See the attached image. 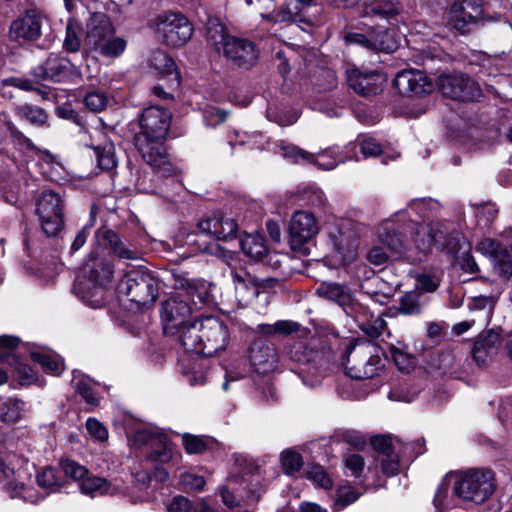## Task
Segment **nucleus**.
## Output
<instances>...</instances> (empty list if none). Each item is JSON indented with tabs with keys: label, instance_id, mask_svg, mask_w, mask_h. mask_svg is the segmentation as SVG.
<instances>
[{
	"label": "nucleus",
	"instance_id": "nucleus-10",
	"mask_svg": "<svg viewBox=\"0 0 512 512\" xmlns=\"http://www.w3.org/2000/svg\"><path fill=\"white\" fill-rule=\"evenodd\" d=\"M320 231L316 216L306 210L295 211L289 223V244L293 251L303 252Z\"/></svg>",
	"mask_w": 512,
	"mask_h": 512
},
{
	"label": "nucleus",
	"instance_id": "nucleus-31",
	"mask_svg": "<svg viewBox=\"0 0 512 512\" xmlns=\"http://www.w3.org/2000/svg\"><path fill=\"white\" fill-rule=\"evenodd\" d=\"M361 6L363 17H379L389 20L399 13L392 0H362Z\"/></svg>",
	"mask_w": 512,
	"mask_h": 512
},
{
	"label": "nucleus",
	"instance_id": "nucleus-8",
	"mask_svg": "<svg viewBox=\"0 0 512 512\" xmlns=\"http://www.w3.org/2000/svg\"><path fill=\"white\" fill-rule=\"evenodd\" d=\"M47 24L48 16L44 10L36 7L28 8L12 21L9 29L10 37L17 41H37L41 38Z\"/></svg>",
	"mask_w": 512,
	"mask_h": 512
},
{
	"label": "nucleus",
	"instance_id": "nucleus-2",
	"mask_svg": "<svg viewBox=\"0 0 512 512\" xmlns=\"http://www.w3.org/2000/svg\"><path fill=\"white\" fill-rule=\"evenodd\" d=\"M172 114L159 106L145 108L138 117V131L133 143L142 159L163 177L172 176L174 166L168 160L165 141L171 125Z\"/></svg>",
	"mask_w": 512,
	"mask_h": 512
},
{
	"label": "nucleus",
	"instance_id": "nucleus-32",
	"mask_svg": "<svg viewBox=\"0 0 512 512\" xmlns=\"http://www.w3.org/2000/svg\"><path fill=\"white\" fill-rule=\"evenodd\" d=\"M239 245L245 255L255 260L262 259L267 252L264 238L259 234H245L240 237Z\"/></svg>",
	"mask_w": 512,
	"mask_h": 512
},
{
	"label": "nucleus",
	"instance_id": "nucleus-27",
	"mask_svg": "<svg viewBox=\"0 0 512 512\" xmlns=\"http://www.w3.org/2000/svg\"><path fill=\"white\" fill-rule=\"evenodd\" d=\"M249 359L254 368L262 374L272 371L278 361L272 344L255 342L250 348Z\"/></svg>",
	"mask_w": 512,
	"mask_h": 512
},
{
	"label": "nucleus",
	"instance_id": "nucleus-59",
	"mask_svg": "<svg viewBox=\"0 0 512 512\" xmlns=\"http://www.w3.org/2000/svg\"><path fill=\"white\" fill-rule=\"evenodd\" d=\"M460 360L461 357H458L453 350H443L439 352L437 356L438 369L444 373L453 372L458 366L457 362Z\"/></svg>",
	"mask_w": 512,
	"mask_h": 512
},
{
	"label": "nucleus",
	"instance_id": "nucleus-12",
	"mask_svg": "<svg viewBox=\"0 0 512 512\" xmlns=\"http://www.w3.org/2000/svg\"><path fill=\"white\" fill-rule=\"evenodd\" d=\"M346 44H356L371 51L392 53L398 47V41L392 31L380 27L370 29L366 34L350 32L344 36Z\"/></svg>",
	"mask_w": 512,
	"mask_h": 512
},
{
	"label": "nucleus",
	"instance_id": "nucleus-20",
	"mask_svg": "<svg viewBox=\"0 0 512 512\" xmlns=\"http://www.w3.org/2000/svg\"><path fill=\"white\" fill-rule=\"evenodd\" d=\"M348 86L362 96L376 95L382 90L383 76L375 71L362 72L357 68L346 70Z\"/></svg>",
	"mask_w": 512,
	"mask_h": 512
},
{
	"label": "nucleus",
	"instance_id": "nucleus-19",
	"mask_svg": "<svg viewBox=\"0 0 512 512\" xmlns=\"http://www.w3.org/2000/svg\"><path fill=\"white\" fill-rule=\"evenodd\" d=\"M224 55L235 66L250 69L258 61L259 50L252 41L234 37L226 44Z\"/></svg>",
	"mask_w": 512,
	"mask_h": 512
},
{
	"label": "nucleus",
	"instance_id": "nucleus-33",
	"mask_svg": "<svg viewBox=\"0 0 512 512\" xmlns=\"http://www.w3.org/2000/svg\"><path fill=\"white\" fill-rule=\"evenodd\" d=\"M14 113L19 119L26 120L34 126H45L48 122L47 112L39 106L27 103L17 105L14 108Z\"/></svg>",
	"mask_w": 512,
	"mask_h": 512
},
{
	"label": "nucleus",
	"instance_id": "nucleus-1",
	"mask_svg": "<svg viewBox=\"0 0 512 512\" xmlns=\"http://www.w3.org/2000/svg\"><path fill=\"white\" fill-rule=\"evenodd\" d=\"M191 307L177 297H170L162 303L161 319L166 334L180 332V342L186 352L211 357L223 351L229 341L227 326L215 317H204L187 323Z\"/></svg>",
	"mask_w": 512,
	"mask_h": 512
},
{
	"label": "nucleus",
	"instance_id": "nucleus-36",
	"mask_svg": "<svg viewBox=\"0 0 512 512\" xmlns=\"http://www.w3.org/2000/svg\"><path fill=\"white\" fill-rule=\"evenodd\" d=\"M71 383L75 392L79 394L87 404L91 406H96L98 404L99 399L96 396L93 384L88 377L74 372Z\"/></svg>",
	"mask_w": 512,
	"mask_h": 512
},
{
	"label": "nucleus",
	"instance_id": "nucleus-46",
	"mask_svg": "<svg viewBox=\"0 0 512 512\" xmlns=\"http://www.w3.org/2000/svg\"><path fill=\"white\" fill-rule=\"evenodd\" d=\"M280 460L284 473L289 476L299 472L303 466L301 454L291 449L284 450Z\"/></svg>",
	"mask_w": 512,
	"mask_h": 512
},
{
	"label": "nucleus",
	"instance_id": "nucleus-63",
	"mask_svg": "<svg viewBox=\"0 0 512 512\" xmlns=\"http://www.w3.org/2000/svg\"><path fill=\"white\" fill-rule=\"evenodd\" d=\"M88 433L97 441L104 442L108 439L107 428L95 418H88L85 423Z\"/></svg>",
	"mask_w": 512,
	"mask_h": 512
},
{
	"label": "nucleus",
	"instance_id": "nucleus-42",
	"mask_svg": "<svg viewBox=\"0 0 512 512\" xmlns=\"http://www.w3.org/2000/svg\"><path fill=\"white\" fill-rule=\"evenodd\" d=\"M36 480L38 485L49 493L57 491L63 484L61 475L52 467H46L39 472Z\"/></svg>",
	"mask_w": 512,
	"mask_h": 512
},
{
	"label": "nucleus",
	"instance_id": "nucleus-41",
	"mask_svg": "<svg viewBox=\"0 0 512 512\" xmlns=\"http://www.w3.org/2000/svg\"><path fill=\"white\" fill-rule=\"evenodd\" d=\"M151 452L147 455V459L156 464H166L173 459L172 443L166 436L161 437L155 445H152Z\"/></svg>",
	"mask_w": 512,
	"mask_h": 512
},
{
	"label": "nucleus",
	"instance_id": "nucleus-39",
	"mask_svg": "<svg viewBox=\"0 0 512 512\" xmlns=\"http://www.w3.org/2000/svg\"><path fill=\"white\" fill-rule=\"evenodd\" d=\"M234 37L226 33L225 27L218 22H209L207 28V41L217 52L225 53L226 44Z\"/></svg>",
	"mask_w": 512,
	"mask_h": 512
},
{
	"label": "nucleus",
	"instance_id": "nucleus-17",
	"mask_svg": "<svg viewBox=\"0 0 512 512\" xmlns=\"http://www.w3.org/2000/svg\"><path fill=\"white\" fill-rule=\"evenodd\" d=\"M394 86L398 92L406 96H421L433 91V83L420 70H402L394 79Z\"/></svg>",
	"mask_w": 512,
	"mask_h": 512
},
{
	"label": "nucleus",
	"instance_id": "nucleus-35",
	"mask_svg": "<svg viewBox=\"0 0 512 512\" xmlns=\"http://www.w3.org/2000/svg\"><path fill=\"white\" fill-rule=\"evenodd\" d=\"M378 241L391 255H401L406 249L403 236L394 230L383 228L379 231Z\"/></svg>",
	"mask_w": 512,
	"mask_h": 512
},
{
	"label": "nucleus",
	"instance_id": "nucleus-40",
	"mask_svg": "<svg viewBox=\"0 0 512 512\" xmlns=\"http://www.w3.org/2000/svg\"><path fill=\"white\" fill-rule=\"evenodd\" d=\"M24 402L9 398L0 405V421L7 424H14L22 418Z\"/></svg>",
	"mask_w": 512,
	"mask_h": 512
},
{
	"label": "nucleus",
	"instance_id": "nucleus-30",
	"mask_svg": "<svg viewBox=\"0 0 512 512\" xmlns=\"http://www.w3.org/2000/svg\"><path fill=\"white\" fill-rule=\"evenodd\" d=\"M329 237L335 249L340 253L351 251L357 246V236L347 221H342L332 226L329 231Z\"/></svg>",
	"mask_w": 512,
	"mask_h": 512
},
{
	"label": "nucleus",
	"instance_id": "nucleus-61",
	"mask_svg": "<svg viewBox=\"0 0 512 512\" xmlns=\"http://www.w3.org/2000/svg\"><path fill=\"white\" fill-rule=\"evenodd\" d=\"M108 103V98L103 92L91 91L84 98L85 106L93 112L102 111Z\"/></svg>",
	"mask_w": 512,
	"mask_h": 512
},
{
	"label": "nucleus",
	"instance_id": "nucleus-51",
	"mask_svg": "<svg viewBox=\"0 0 512 512\" xmlns=\"http://www.w3.org/2000/svg\"><path fill=\"white\" fill-rule=\"evenodd\" d=\"M60 469L64 475L80 484L82 479L88 475V469L74 460L65 459L60 462Z\"/></svg>",
	"mask_w": 512,
	"mask_h": 512
},
{
	"label": "nucleus",
	"instance_id": "nucleus-58",
	"mask_svg": "<svg viewBox=\"0 0 512 512\" xmlns=\"http://www.w3.org/2000/svg\"><path fill=\"white\" fill-rule=\"evenodd\" d=\"M359 498V494L350 487H342L337 492L333 511L339 512Z\"/></svg>",
	"mask_w": 512,
	"mask_h": 512
},
{
	"label": "nucleus",
	"instance_id": "nucleus-47",
	"mask_svg": "<svg viewBox=\"0 0 512 512\" xmlns=\"http://www.w3.org/2000/svg\"><path fill=\"white\" fill-rule=\"evenodd\" d=\"M420 293L408 292L401 296L398 311L404 315H417L421 312Z\"/></svg>",
	"mask_w": 512,
	"mask_h": 512
},
{
	"label": "nucleus",
	"instance_id": "nucleus-13",
	"mask_svg": "<svg viewBox=\"0 0 512 512\" xmlns=\"http://www.w3.org/2000/svg\"><path fill=\"white\" fill-rule=\"evenodd\" d=\"M35 77L53 82L70 81L81 73L67 57L51 53L46 60L33 69Z\"/></svg>",
	"mask_w": 512,
	"mask_h": 512
},
{
	"label": "nucleus",
	"instance_id": "nucleus-26",
	"mask_svg": "<svg viewBox=\"0 0 512 512\" xmlns=\"http://www.w3.org/2000/svg\"><path fill=\"white\" fill-rule=\"evenodd\" d=\"M114 27L108 16L94 15L88 26L86 43L90 49L97 50L109 37L114 35Z\"/></svg>",
	"mask_w": 512,
	"mask_h": 512
},
{
	"label": "nucleus",
	"instance_id": "nucleus-37",
	"mask_svg": "<svg viewBox=\"0 0 512 512\" xmlns=\"http://www.w3.org/2000/svg\"><path fill=\"white\" fill-rule=\"evenodd\" d=\"M82 27L75 19H68L65 29L63 48L69 53H76L81 48Z\"/></svg>",
	"mask_w": 512,
	"mask_h": 512
},
{
	"label": "nucleus",
	"instance_id": "nucleus-21",
	"mask_svg": "<svg viewBox=\"0 0 512 512\" xmlns=\"http://www.w3.org/2000/svg\"><path fill=\"white\" fill-rule=\"evenodd\" d=\"M502 346L499 332L484 331L477 337L472 350V357L478 366H487L498 354Z\"/></svg>",
	"mask_w": 512,
	"mask_h": 512
},
{
	"label": "nucleus",
	"instance_id": "nucleus-62",
	"mask_svg": "<svg viewBox=\"0 0 512 512\" xmlns=\"http://www.w3.org/2000/svg\"><path fill=\"white\" fill-rule=\"evenodd\" d=\"M503 244L492 238H484L476 245V251L492 260Z\"/></svg>",
	"mask_w": 512,
	"mask_h": 512
},
{
	"label": "nucleus",
	"instance_id": "nucleus-52",
	"mask_svg": "<svg viewBox=\"0 0 512 512\" xmlns=\"http://www.w3.org/2000/svg\"><path fill=\"white\" fill-rule=\"evenodd\" d=\"M125 49L126 41L123 38L111 36L96 51L106 57H118Z\"/></svg>",
	"mask_w": 512,
	"mask_h": 512
},
{
	"label": "nucleus",
	"instance_id": "nucleus-15",
	"mask_svg": "<svg viewBox=\"0 0 512 512\" xmlns=\"http://www.w3.org/2000/svg\"><path fill=\"white\" fill-rule=\"evenodd\" d=\"M482 14V6L476 0H458L451 6L449 22L454 29L466 34L482 19Z\"/></svg>",
	"mask_w": 512,
	"mask_h": 512
},
{
	"label": "nucleus",
	"instance_id": "nucleus-43",
	"mask_svg": "<svg viewBox=\"0 0 512 512\" xmlns=\"http://www.w3.org/2000/svg\"><path fill=\"white\" fill-rule=\"evenodd\" d=\"M299 200L303 202V205L314 208H323L327 203L324 192L315 186H307L300 190Z\"/></svg>",
	"mask_w": 512,
	"mask_h": 512
},
{
	"label": "nucleus",
	"instance_id": "nucleus-56",
	"mask_svg": "<svg viewBox=\"0 0 512 512\" xmlns=\"http://www.w3.org/2000/svg\"><path fill=\"white\" fill-rule=\"evenodd\" d=\"M182 444L188 454H201L208 448L207 440L204 437L188 433L182 435Z\"/></svg>",
	"mask_w": 512,
	"mask_h": 512
},
{
	"label": "nucleus",
	"instance_id": "nucleus-24",
	"mask_svg": "<svg viewBox=\"0 0 512 512\" xmlns=\"http://www.w3.org/2000/svg\"><path fill=\"white\" fill-rule=\"evenodd\" d=\"M79 488L81 493L92 498L103 495L128 494L127 488L120 485L117 481L109 482L105 478L89 474L82 479Z\"/></svg>",
	"mask_w": 512,
	"mask_h": 512
},
{
	"label": "nucleus",
	"instance_id": "nucleus-16",
	"mask_svg": "<svg viewBox=\"0 0 512 512\" xmlns=\"http://www.w3.org/2000/svg\"><path fill=\"white\" fill-rule=\"evenodd\" d=\"M197 227L202 234L213 237L218 241L228 242L237 238V222L224 214L215 213L201 219Z\"/></svg>",
	"mask_w": 512,
	"mask_h": 512
},
{
	"label": "nucleus",
	"instance_id": "nucleus-57",
	"mask_svg": "<svg viewBox=\"0 0 512 512\" xmlns=\"http://www.w3.org/2000/svg\"><path fill=\"white\" fill-rule=\"evenodd\" d=\"M307 478L323 489H330L333 481L320 465H313L307 470Z\"/></svg>",
	"mask_w": 512,
	"mask_h": 512
},
{
	"label": "nucleus",
	"instance_id": "nucleus-53",
	"mask_svg": "<svg viewBox=\"0 0 512 512\" xmlns=\"http://www.w3.org/2000/svg\"><path fill=\"white\" fill-rule=\"evenodd\" d=\"M383 286H385V282L381 278L375 277L363 284L362 289L373 300L383 303L390 296V290L388 292L383 291L381 288Z\"/></svg>",
	"mask_w": 512,
	"mask_h": 512
},
{
	"label": "nucleus",
	"instance_id": "nucleus-5",
	"mask_svg": "<svg viewBox=\"0 0 512 512\" xmlns=\"http://www.w3.org/2000/svg\"><path fill=\"white\" fill-rule=\"evenodd\" d=\"M380 346L372 341L350 342L345 349L343 365L347 375L362 380L377 375L381 367Z\"/></svg>",
	"mask_w": 512,
	"mask_h": 512
},
{
	"label": "nucleus",
	"instance_id": "nucleus-38",
	"mask_svg": "<svg viewBox=\"0 0 512 512\" xmlns=\"http://www.w3.org/2000/svg\"><path fill=\"white\" fill-rule=\"evenodd\" d=\"M380 352L385 358H391L400 371L409 372L414 367L413 358L393 344L380 346Z\"/></svg>",
	"mask_w": 512,
	"mask_h": 512
},
{
	"label": "nucleus",
	"instance_id": "nucleus-34",
	"mask_svg": "<svg viewBox=\"0 0 512 512\" xmlns=\"http://www.w3.org/2000/svg\"><path fill=\"white\" fill-rule=\"evenodd\" d=\"M182 363V373L187 377L191 385H201L206 382V370L203 360L199 358L180 360Z\"/></svg>",
	"mask_w": 512,
	"mask_h": 512
},
{
	"label": "nucleus",
	"instance_id": "nucleus-48",
	"mask_svg": "<svg viewBox=\"0 0 512 512\" xmlns=\"http://www.w3.org/2000/svg\"><path fill=\"white\" fill-rule=\"evenodd\" d=\"M433 224L420 226L415 234L414 242L418 250L423 253L432 252L433 247Z\"/></svg>",
	"mask_w": 512,
	"mask_h": 512
},
{
	"label": "nucleus",
	"instance_id": "nucleus-54",
	"mask_svg": "<svg viewBox=\"0 0 512 512\" xmlns=\"http://www.w3.org/2000/svg\"><path fill=\"white\" fill-rule=\"evenodd\" d=\"M396 443H399L398 438L383 435L376 436L371 440L374 450L378 453L377 459L393 454Z\"/></svg>",
	"mask_w": 512,
	"mask_h": 512
},
{
	"label": "nucleus",
	"instance_id": "nucleus-55",
	"mask_svg": "<svg viewBox=\"0 0 512 512\" xmlns=\"http://www.w3.org/2000/svg\"><path fill=\"white\" fill-rule=\"evenodd\" d=\"M30 356L34 362L39 363L47 372L57 374L61 371V362L54 355L35 351L31 352Z\"/></svg>",
	"mask_w": 512,
	"mask_h": 512
},
{
	"label": "nucleus",
	"instance_id": "nucleus-44",
	"mask_svg": "<svg viewBox=\"0 0 512 512\" xmlns=\"http://www.w3.org/2000/svg\"><path fill=\"white\" fill-rule=\"evenodd\" d=\"M494 269L499 275L512 276V252L511 246L508 248L503 245L495 257L491 260Z\"/></svg>",
	"mask_w": 512,
	"mask_h": 512
},
{
	"label": "nucleus",
	"instance_id": "nucleus-22",
	"mask_svg": "<svg viewBox=\"0 0 512 512\" xmlns=\"http://www.w3.org/2000/svg\"><path fill=\"white\" fill-rule=\"evenodd\" d=\"M231 277L234 283L236 297L239 304L244 307L256 299L260 288L264 286V280L258 279L244 269L233 270Z\"/></svg>",
	"mask_w": 512,
	"mask_h": 512
},
{
	"label": "nucleus",
	"instance_id": "nucleus-28",
	"mask_svg": "<svg viewBox=\"0 0 512 512\" xmlns=\"http://www.w3.org/2000/svg\"><path fill=\"white\" fill-rule=\"evenodd\" d=\"M433 224V247L437 251L455 254L461 249L462 234L457 230H448L441 223Z\"/></svg>",
	"mask_w": 512,
	"mask_h": 512
},
{
	"label": "nucleus",
	"instance_id": "nucleus-23",
	"mask_svg": "<svg viewBox=\"0 0 512 512\" xmlns=\"http://www.w3.org/2000/svg\"><path fill=\"white\" fill-rule=\"evenodd\" d=\"M96 237L102 242L111 254L120 260H137L140 258L138 249L112 229L101 228L97 230Z\"/></svg>",
	"mask_w": 512,
	"mask_h": 512
},
{
	"label": "nucleus",
	"instance_id": "nucleus-11",
	"mask_svg": "<svg viewBox=\"0 0 512 512\" xmlns=\"http://www.w3.org/2000/svg\"><path fill=\"white\" fill-rule=\"evenodd\" d=\"M157 30L162 34L165 44L171 47L184 45L193 34L192 24L184 15L178 13L159 16Z\"/></svg>",
	"mask_w": 512,
	"mask_h": 512
},
{
	"label": "nucleus",
	"instance_id": "nucleus-25",
	"mask_svg": "<svg viewBox=\"0 0 512 512\" xmlns=\"http://www.w3.org/2000/svg\"><path fill=\"white\" fill-rule=\"evenodd\" d=\"M84 273L88 281L94 284L95 288L103 289L112 281L114 265L105 258H91L84 267Z\"/></svg>",
	"mask_w": 512,
	"mask_h": 512
},
{
	"label": "nucleus",
	"instance_id": "nucleus-49",
	"mask_svg": "<svg viewBox=\"0 0 512 512\" xmlns=\"http://www.w3.org/2000/svg\"><path fill=\"white\" fill-rule=\"evenodd\" d=\"M150 65L162 74H171L175 69L173 59L164 51H154L150 57Z\"/></svg>",
	"mask_w": 512,
	"mask_h": 512
},
{
	"label": "nucleus",
	"instance_id": "nucleus-14",
	"mask_svg": "<svg viewBox=\"0 0 512 512\" xmlns=\"http://www.w3.org/2000/svg\"><path fill=\"white\" fill-rule=\"evenodd\" d=\"M439 85L442 94L453 100L472 102L482 96L478 83L471 77L463 74L443 76L440 78Z\"/></svg>",
	"mask_w": 512,
	"mask_h": 512
},
{
	"label": "nucleus",
	"instance_id": "nucleus-3",
	"mask_svg": "<svg viewBox=\"0 0 512 512\" xmlns=\"http://www.w3.org/2000/svg\"><path fill=\"white\" fill-rule=\"evenodd\" d=\"M445 482L452 483V492L459 499L474 504H482L488 500L496 489L495 473L488 468H470L446 475L444 482L439 486L434 505L437 509L445 507Z\"/></svg>",
	"mask_w": 512,
	"mask_h": 512
},
{
	"label": "nucleus",
	"instance_id": "nucleus-60",
	"mask_svg": "<svg viewBox=\"0 0 512 512\" xmlns=\"http://www.w3.org/2000/svg\"><path fill=\"white\" fill-rule=\"evenodd\" d=\"M163 435L152 432L148 429H140L134 432L131 441L133 445L141 447L144 445H155L158 441H161Z\"/></svg>",
	"mask_w": 512,
	"mask_h": 512
},
{
	"label": "nucleus",
	"instance_id": "nucleus-50",
	"mask_svg": "<svg viewBox=\"0 0 512 512\" xmlns=\"http://www.w3.org/2000/svg\"><path fill=\"white\" fill-rule=\"evenodd\" d=\"M96 155V161L99 168L110 170L116 166L114 155V147L112 144L101 146H93Z\"/></svg>",
	"mask_w": 512,
	"mask_h": 512
},
{
	"label": "nucleus",
	"instance_id": "nucleus-4",
	"mask_svg": "<svg viewBox=\"0 0 512 512\" xmlns=\"http://www.w3.org/2000/svg\"><path fill=\"white\" fill-rule=\"evenodd\" d=\"M290 359L303 366L301 371L314 382H319L330 371L332 349L325 337H312L307 342L299 341L292 345Z\"/></svg>",
	"mask_w": 512,
	"mask_h": 512
},
{
	"label": "nucleus",
	"instance_id": "nucleus-29",
	"mask_svg": "<svg viewBox=\"0 0 512 512\" xmlns=\"http://www.w3.org/2000/svg\"><path fill=\"white\" fill-rule=\"evenodd\" d=\"M358 323L359 329L371 339H376L386 332V321L380 316H374L365 306L364 310L350 315Z\"/></svg>",
	"mask_w": 512,
	"mask_h": 512
},
{
	"label": "nucleus",
	"instance_id": "nucleus-45",
	"mask_svg": "<svg viewBox=\"0 0 512 512\" xmlns=\"http://www.w3.org/2000/svg\"><path fill=\"white\" fill-rule=\"evenodd\" d=\"M300 13V7L297 3L286 1L277 10L273 11L268 17L273 22L297 21Z\"/></svg>",
	"mask_w": 512,
	"mask_h": 512
},
{
	"label": "nucleus",
	"instance_id": "nucleus-6",
	"mask_svg": "<svg viewBox=\"0 0 512 512\" xmlns=\"http://www.w3.org/2000/svg\"><path fill=\"white\" fill-rule=\"evenodd\" d=\"M118 292L137 306L152 305L158 297V280L146 269H132L120 280Z\"/></svg>",
	"mask_w": 512,
	"mask_h": 512
},
{
	"label": "nucleus",
	"instance_id": "nucleus-18",
	"mask_svg": "<svg viewBox=\"0 0 512 512\" xmlns=\"http://www.w3.org/2000/svg\"><path fill=\"white\" fill-rule=\"evenodd\" d=\"M316 294L342 307L348 316L354 315V312L358 310H364V306L353 298L351 291L344 285L334 282H322L317 287Z\"/></svg>",
	"mask_w": 512,
	"mask_h": 512
},
{
	"label": "nucleus",
	"instance_id": "nucleus-64",
	"mask_svg": "<svg viewBox=\"0 0 512 512\" xmlns=\"http://www.w3.org/2000/svg\"><path fill=\"white\" fill-rule=\"evenodd\" d=\"M390 255L391 254L385 249V247L378 243L368 251L366 258L369 263L380 266L388 261Z\"/></svg>",
	"mask_w": 512,
	"mask_h": 512
},
{
	"label": "nucleus",
	"instance_id": "nucleus-9",
	"mask_svg": "<svg viewBox=\"0 0 512 512\" xmlns=\"http://www.w3.org/2000/svg\"><path fill=\"white\" fill-rule=\"evenodd\" d=\"M281 151L284 158L294 163L300 161L313 163L323 170H332L348 160V156L338 146L327 148L317 154L309 153L294 145H282Z\"/></svg>",
	"mask_w": 512,
	"mask_h": 512
},
{
	"label": "nucleus",
	"instance_id": "nucleus-7",
	"mask_svg": "<svg viewBox=\"0 0 512 512\" xmlns=\"http://www.w3.org/2000/svg\"><path fill=\"white\" fill-rule=\"evenodd\" d=\"M63 199L54 191H43L37 201L36 214L48 237H55L63 229Z\"/></svg>",
	"mask_w": 512,
	"mask_h": 512
}]
</instances>
